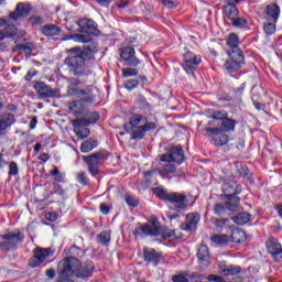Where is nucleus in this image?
Masks as SVG:
<instances>
[{
    "instance_id": "obj_56",
    "label": "nucleus",
    "mask_w": 282,
    "mask_h": 282,
    "mask_svg": "<svg viewBox=\"0 0 282 282\" xmlns=\"http://www.w3.org/2000/svg\"><path fill=\"white\" fill-rule=\"evenodd\" d=\"M158 158L160 162H165L166 164H172V162H174L170 151L167 153L160 154Z\"/></svg>"
},
{
    "instance_id": "obj_57",
    "label": "nucleus",
    "mask_w": 282,
    "mask_h": 282,
    "mask_svg": "<svg viewBox=\"0 0 282 282\" xmlns=\"http://www.w3.org/2000/svg\"><path fill=\"white\" fill-rule=\"evenodd\" d=\"M154 173H158V169L156 170H152V171L143 172V175L145 177V186H150L151 185V178L153 177Z\"/></svg>"
},
{
    "instance_id": "obj_11",
    "label": "nucleus",
    "mask_w": 282,
    "mask_h": 282,
    "mask_svg": "<svg viewBox=\"0 0 282 282\" xmlns=\"http://www.w3.org/2000/svg\"><path fill=\"white\" fill-rule=\"evenodd\" d=\"M225 19L231 21L234 28H246L248 20L243 17H239V9L235 6H225L223 9Z\"/></svg>"
},
{
    "instance_id": "obj_49",
    "label": "nucleus",
    "mask_w": 282,
    "mask_h": 282,
    "mask_svg": "<svg viewBox=\"0 0 282 282\" xmlns=\"http://www.w3.org/2000/svg\"><path fill=\"white\" fill-rule=\"evenodd\" d=\"M99 210L101 215H109L113 210V205L111 203H101L99 205Z\"/></svg>"
},
{
    "instance_id": "obj_35",
    "label": "nucleus",
    "mask_w": 282,
    "mask_h": 282,
    "mask_svg": "<svg viewBox=\"0 0 282 282\" xmlns=\"http://www.w3.org/2000/svg\"><path fill=\"white\" fill-rule=\"evenodd\" d=\"M251 215L248 212H241L236 217H234V221L238 224V226H245L251 219Z\"/></svg>"
},
{
    "instance_id": "obj_64",
    "label": "nucleus",
    "mask_w": 282,
    "mask_h": 282,
    "mask_svg": "<svg viewBox=\"0 0 282 282\" xmlns=\"http://www.w3.org/2000/svg\"><path fill=\"white\" fill-rule=\"evenodd\" d=\"M45 219H47V221H56L58 219V214L47 213L45 214Z\"/></svg>"
},
{
    "instance_id": "obj_38",
    "label": "nucleus",
    "mask_w": 282,
    "mask_h": 282,
    "mask_svg": "<svg viewBox=\"0 0 282 282\" xmlns=\"http://www.w3.org/2000/svg\"><path fill=\"white\" fill-rule=\"evenodd\" d=\"M153 193L156 195V197H159V199H162L163 202H169V197H171V193L161 187H156Z\"/></svg>"
},
{
    "instance_id": "obj_60",
    "label": "nucleus",
    "mask_w": 282,
    "mask_h": 282,
    "mask_svg": "<svg viewBox=\"0 0 282 282\" xmlns=\"http://www.w3.org/2000/svg\"><path fill=\"white\" fill-rule=\"evenodd\" d=\"M53 191L56 195H61V197H65V189L58 183H53Z\"/></svg>"
},
{
    "instance_id": "obj_27",
    "label": "nucleus",
    "mask_w": 282,
    "mask_h": 282,
    "mask_svg": "<svg viewBox=\"0 0 282 282\" xmlns=\"http://www.w3.org/2000/svg\"><path fill=\"white\" fill-rule=\"evenodd\" d=\"M17 122V118L13 113L7 112L0 116V135L2 131L10 129L12 124Z\"/></svg>"
},
{
    "instance_id": "obj_41",
    "label": "nucleus",
    "mask_w": 282,
    "mask_h": 282,
    "mask_svg": "<svg viewBox=\"0 0 282 282\" xmlns=\"http://www.w3.org/2000/svg\"><path fill=\"white\" fill-rule=\"evenodd\" d=\"M239 194H230L228 196H225L226 199H228V203L229 204V208H236V206H239V203L241 202V198H239V196H237Z\"/></svg>"
},
{
    "instance_id": "obj_45",
    "label": "nucleus",
    "mask_w": 282,
    "mask_h": 282,
    "mask_svg": "<svg viewBox=\"0 0 282 282\" xmlns=\"http://www.w3.org/2000/svg\"><path fill=\"white\" fill-rule=\"evenodd\" d=\"M137 104L141 109H147V111H151V105H149V101H147L144 96L139 95L137 98Z\"/></svg>"
},
{
    "instance_id": "obj_29",
    "label": "nucleus",
    "mask_w": 282,
    "mask_h": 282,
    "mask_svg": "<svg viewBox=\"0 0 282 282\" xmlns=\"http://www.w3.org/2000/svg\"><path fill=\"white\" fill-rule=\"evenodd\" d=\"M170 154L175 164H183L186 158L184 156V148L182 145H173L170 148Z\"/></svg>"
},
{
    "instance_id": "obj_47",
    "label": "nucleus",
    "mask_w": 282,
    "mask_h": 282,
    "mask_svg": "<svg viewBox=\"0 0 282 282\" xmlns=\"http://www.w3.org/2000/svg\"><path fill=\"white\" fill-rule=\"evenodd\" d=\"M4 34V39H12V36H17V26L9 25L4 30H2Z\"/></svg>"
},
{
    "instance_id": "obj_30",
    "label": "nucleus",
    "mask_w": 282,
    "mask_h": 282,
    "mask_svg": "<svg viewBox=\"0 0 282 282\" xmlns=\"http://www.w3.org/2000/svg\"><path fill=\"white\" fill-rule=\"evenodd\" d=\"M230 142V137L226 132H220L218 134L210 135V143L214 147H226Z\"/></svg>"
},
{
    "instance_id": "obj_58",
    "label": "nucleus",
    "mask_w": 282,
    "mask_h": 282,
    "mask_svg": "<svg viewBox=\"0 0 282 282\" xmlns=\"http://www.w3.org/2000/svg\"><path fill=\"white\" fill-rule=\"evenodd\" d=\"M126 203L128 204V206H132V208H135V206L140 204V202L131 195L126 196Z\"/></svg>"
},
{
    "instance_id": "obj_62",
    "label": "nucleus",
    "mask_w": 282,
    "mask_h": 282,
    "mask_svg": "<svg viewBox=\"0 0 282 282\" xmlns=\"http://www.w3.org/2000/svg\"><path fill=\"white\" fill-rule=\"evenodd\" d=\"M36 74H39V70L30 69L28 74L24 76V80L30 83V80H32L33 76H36Z\"/></svg>"
},
{
    "instance_id": "obj_8",
    "label": "nucleus",
    "mask_w": 282,
    "mask_h": 282,
    "mask_svg": "<svg viewBox=\"0 0 282 282\" xmlns=\"http://www.w3.org/2000/svg\"><path fill=\"white\" fill-rule=\"evenodd\" d=\"M107 158H109V152H107V150H99L90 155L82 156V160L87 164L88 173H90L93 177H96V175H100V164H102Z\"/></svg>"
},
{
    "instance_id": "obj_14",
    "label": "nucleus",
    "mask_w": 282,
    "mask_h": 282,
    "mask_svg": "<svg viewBox=\"0 0 282 282\" xmlns=\"http://www.w3.org/2000/svg\"><path fill=\"white\" fill-rule=\"evenodd\" d=\"M267 252L276 263H282V246L279 239L271 237L265 241Z\"/></svg>"
},
{
    "instance_id": "obj_54",
    "label": "nucleus",
    "mask_w": 282,
    "mask_h": 282,
    "mask_svg": "<svg viewBox=\"0 0 282 282\" xmlns=\"http://www.w3.org/2000/svg\"><path fill=\"white\" fill-rule=\"evenodd\" d=\"M76 177H77V182L83 186H87V184H89V177H87V173L79 172Z\"/></svg>"
},
{
    "instance_id": "obj_17",
    "label": "nucleus",
    "mask_w": 282,
    "mask_h": 282,
    "mask_svg": "<svg viewBox=\"0 0 282 282\" xmlns=\"http://www.w3.org/2000/svg\"><path fill=\"white\" fill-rule=\"evenodd\" d=\"M77 25L82 34H89L93 36H98V26L94 20L82 18L77 20Z\"/></svg>"
},
{
    "instance_id": "obj_37",
    "label": "nucleus",
    "mask_w": 282,
    "mask_h": 282,
    "mask_svg": "<svg viewBox=\"0 0 282 282\" xmlns=\"http://www.w3.org/2000/svg\"><path fill=\"white\" fill-rule=\"evenodd\" d=\"M276 23L274 21H267L263 23V32L267 36H272V34L276 33Z\"/></svg>"
},
{
    "instance_id": "obj_21",
    "label": "nucleus",
    "mask_w": 282,
    "mask_h": 282,
    "mask_svg": "<svg viewBox=\"0 0 282 282\" xmlns=\"http://www.w3.org/2000/svg\"><path fill=\"white\" fill-rule=\"evenodd\" d=\"M31 11H32V6H30V3L20 2L17 4L15 11L11 12L9 17L13 21H19V19H23L28 17V14H30Z\"/></svg>"
},
{
    "instance_id": "obj_24",
    "label": "nucleus",
    "mask_w": 282,
    "mask_h": 282,
    "mask_svg": "<svg viewBox=\"0 0 282 282\" xmlns=\"http://www.w3.org/2000/svg\"><path fill=\"white\" fill-rule=\"evenodd\" d=\"M158 128V126L155 124V122H150L147 126H140L139 128H135V130L132 131V140H142L144 139V135H147V133H149V131H155V129Z\"/></svg>"
},
{
    "instance_id": "obj_4",
    "label": "nucleus",
    "mask_w": 282,
    "mask_h": 282,
    "mask_svg": "<svg viewBox=\"0 0 282 282\" xmlns=\"http://www.w3.org/2000/svg\"><path fill=\"white\" fill-rule=\"evenodd\" d=\"M68 39H72L73 41H76V43H88L80 46H74L70 48L72 54H80L84 56L86 61H96L95 54H98V43L91 42V37L89 35L84 34H70L64 41H68Z\"/></svg>"
},
{
    "instance_id": "obj_33",
    "label": "nucleus",
    "mask_w": 282,
    "mask_h": 282,
    "mask_svg": "<svg viewBox=\"0 0 282 282\" xmlns=\"http://www.w3.org/2000/svg\"><path fill=\"white\" fill-rule=\"evenodd\" d=\"M41 32L44 36H58L63 29L56 24H46L42 26Z\"/></svg>"
},
{
    "instance_id": "obj_48",
    "label": "nucleus",
    "mask_w": 282,
    "mask_h": 282,
    "mask_svg": "<svg viewBox=\"0 0 282 282\" xmlns=\"http://www.w3.org/2000/svg\"><path fill=\"white\" fill-rule=\"evenodd\" d=\"M25 52L26 54H32V47L30 46L29 43L26 44H17L13 47V52Z\"/></svg>"
},
{
    "instance_id": "obj_61",
    "label": "nucleus",
    "mask_w": 282,
    "mask_h": 282,
    "mask_svg": "<svg viewBox=\"0 0 282 282\" xmlns=\"http://www.w3.org/2000/svg\"><path fill=\"white\" fill-rule=\"evenodd\" d=\"M238 173H239V175H241L242 177H246V176L248 175V173H250V170L248 169V165L241 164V165L238 167Z\"/></svg>"
},
{
    "instance_id": "obj_12",
    "label": "nucleus",
    "mask_w": 282,
    "mask_h": 282,
    "mask_svg": "<svg viewBox=\"0 0 282 282\" xmlns=\"http://www.w3.org/2000/svg\"><path fill=\"white\" fill-rule=\"evenodd\" d=\"M202 65V55H196L195 53L187 51L183 55L182 67L186 74L195 75V69Z\"/></svg>"
},
{
    "instance_id": "obj_6",
    "label": "nucleus",
    "mask_w": 282,
    "mask_h": 282,
    "mask_svg": "<svg viewBox=\"0 0 282 282\" xmlns=\"http://www.w3.org/2000/svg\"><path fill=\"white\" fill-rule=\"evenodd\" d=\"M133 235L135 239L138 237H160V235H162L163 239H177L175 230L163 231L162 227H160V221L155 219L149 220L143 226L135 228Z\"/></svg>"
},
{
    "instance_id": "obj_50",
    "label": "nucleus",
    "mask_w": 282,
    "mask_h": 282,
    "mask_svg": "<svg viewBox=\"0 0 282 282\" xmlns=\"http://www.w3.org/2000/svg\"><path fill=\"white\" fill-rule=\"evenodd\" d=\"M68 254L70 256L66 257V259H69V258L76 259V257H79L80 254H83V250L79 247L72 246L68 250Z\"/></svg>"
},
{
    "instance_id": "obj_2",
    "label": "nucleus",
    "mask_w": 282,
    "mask_h": 282,
    "mask_svg": "<svg viewBox=\"0 0 282 282\" xmlns=\"http://www.w3.org/2000/svg\"><path fill=\"white\" fill-rule=\"evenodd\" d=\"M227 45L230 50L227 51L228 59L225 61L223 67L226 74H237L246 65V56L243 51L239 48V35L230 33L227 37Z\"/></svg>"
},
{
    "instance_id": "obj_36",
    "label": "nucleus",
    "mask_w": 282,
    "mask_h": 282,
    "mask_svg": "<svg viewBox=\"0 0 282 282\" xmlns=\"http://www.w3.org/2000/svg\"><path fill=\"white\" fill-rule=\"evenodd\" d=\"M48 175L51 177H54V181L57 183L65 182V173L61 172V170H58V166L56 165H54L53 170L48 172Z\"/></svg>"
},
{
    "instance_id": "obj_32",
    "label": "nucleus",
    "mask_w": 282,
    "mask_h": 282,
    "mask_svg": "<svg viewBox=\"0 0 282 282\" xmlns=\"http://www.w3.org/2000/svg\"><path fill=\"white\" fill-rule=\"evenodd\" d=\"M213 210L218 217H226V215H230L232 209L230 208V203H216Z\"/></svg>"
},
{
    "instance_id": "obj_9",
    "label": "nucleus",
    "mask_w": 282,
    "mask_h": 282,
    "mask_svg": "<svg viewBox=\"0 0 282 282\" xmlns=\"http://www.w3.org/2000/svg\"><path fill=\"white\" fill-rule=\"evenodd\" d=\"M237 127V120L226 117L219 127L215 128H203L198 126V131L205 135V138H210V135H219V133H232Z\"/></svg>"
},
{
    "instance_id": "obj_3",
    "label": "nucleus",
    "mask_w": 282,
    "mask_h": 282,
    "mask_svg": "<svg viewBox=\"0 0 282 282\" xmlns=\"http://www.w3.org/2000/svg\"><path fill=\"white\" fill-rule=\"evenodd\" d=\"M68 95L80 98L68 104L70 113L76 116V118L79 116H87V113H89V109L87 106H85V104L94 102L96 100V95L91 91V89H79L72 87L68 89Z\"/></svg>"
},
{
    "instance_id": "obj_10",
    "label": "nucleus",
    "mask_w": 282,
    "mask_h": 282,
    "mask_svg": "<svg viewBox=\"0 0 282 282\" xmlns=\"http://www.w3.org/2000/svg\"><path fill=\"white\" fill-rule=\"evenodd\" d=\"M50 257H54L52 248L36 247L33 250V256L29 259V265L30 268H41V265H45V259H50Z\"/></svg>"
},
{
    "instance_id": "obj_18",
    "label": "nucleus",
    "mask_w": 282,
    "mask_h": 282,
    "mask_svg": "<svg viewBox=\"0 0 282 282\" xmlns=\"http://www.w3.org/2000/svg\"><path fill=\"white\" fill-rule=\"evenodd\" d=\"M147 124H151V122H149V118L144 117L143 115H133L130 118V121L123 126V129L128 133H131L133 129H139V127H147Z\"/></svg>"
},
{
    "instance_id": "obj_39",
    "label": "nucleus",
    "mask_w": 282,
    "mask_h": 282,
    "mask_svg": "<svg viewBox=\"0 0 282 282\" xmlns=\"http://www.w3.org/2000/svg\"><path fill=\"white\" fill-rule=\"evenodd\" d=\"M230 238H228V235H214L210 237V241L213 243H217L218 246H224V243H228Z\"/></svg>"
},
{
    "instance_id": "obj_63",
    "label": "nucleus",
    "mask_w": 282,
    "mask_h": 282,
    "mask_svg": "<svg viewBox=\"0 0 282 282\" xmlns=\"http://www.w3.org/2000/svg\"><path fill=\"white\" fill-rule=\"evenodd\" d=\"M31 25H41L43 23V18L41 17H32L30 18Z\"/></svg>"
},
{
    "instance_id": "obj_44",
    "label": "nucleus",
    "mask_w": 282,
    "mask_h": 282,
    "mask_svg": "<svg viewBox=\"0 0 282 282\" xmlns=\"http://www.w3.org/2000/svg\"><path fill=\"white\" fill-rule=\"evenodd\" d=\"M210 118H213V120H221L223 122L226 118H228V113L226 110H214Z\"/></svg>"
},
{
    "instance_id": "obj_43",
    "label": "nucleus",
    "mask_w": 282,
    "mask_h": 282,
    "mask_svg": "<svg viewBox=\"0 0 282 282\" xmlns=\"http://www.w3.org/2000/svg\"><path fill=\"white\" fill-rule=\"evenodd\" d=\"M132 67H127V68H122V77L123 78H131V76H138V74H140V72L138 70V68H133Z\"/></svg>"
},
{
    "instance_id": "obj_23",
    "label": "nucleus",
    "mask_w": 282,
    "mask_h": 282,
    "mask_svg": "<svg viewBox=\"0 0 282 282\" xmlns=\"http://www.w3.org/2000/svg\"><path fill=\"white\" fill-rule=\"evenodd\" d=\"M264 21L279 22V17H281V7L276 3H272L264 9Z\"/></svg>"
},
{
    "instance_id": "obj_1",
    "label": "nucleus",
    "mask_w": 282,
    "mask_h": 282,
    "mask_svg": "<svg viewBox=\"0 0 282 282\" xmlns=\"http://www.w3.org/2000/svg\"><path fill=\"white\" fill-rule=\"evenodd\" d=\"M94 273V263H80L78 258H64L57 264V274L63 279L76 276L77 279H89Z\"/></svg>"
},
{
    "instance_id": "obj_25",
    "label": "nucleus",
    "mask_w": 282,
    "mask_h": 282,
    "mask_svg": "<svg viewBox=\"0 0 282 282\" xmlns=\"http://www.w3.org/2000/svg\"><path fill=\"white\" fill-rule=\"evenodd\" d=\"M98 120H100V113L93 112L87 119H74L72 126L75 127V129H78L79 127H89V124H96Z\"/></svg>"
},
{
    "instance_id": "obj_7",
    "label": "nucleus",
    "mask_w": 282,
    "mask_h": 282,
    "mask_svg": "<svg viewBox=\"0 0 282 282\" xmlns=\"http://www.w3.org/2000/svg\"><path fill=\"white\" fill-rule=\"evenodd\" d=\"M25 241V234L15 229L13 232L9 231L0 236V252H10V250H17L19 243Z\"/></svg>"
},
{
    "instance_id": "obj_28",
    "label": "nucleus",
    "mask_w": 282,
    "mask_h": 282,
    "mask_svg": "<svg viewBox=\"0 0 282 282\" xmlns=\"http://www.w3.org/2000/svg\"><path fill=\"white\" fill-rule=\"evenodd\" d=\"M221 188L225 197H228V195H241V186L236 182H225Z\"/></svg>"
},
{
    "instance_id": "obj_26",
    "label": "nucleus",
    "mask_w": 282,
    "mask_h": 282,
    "mask_svg": "<svg viewBox=\"0 0 282 282\" xmlns=\"http://www.w3.org/2000/svg\"><path fill=\"white\" fill-rule=\"evenodd\" d=\"M198 263L208 268L210 265V251L206 245H200L197 250Z\"/></svg>"
},
{
    "instance_id": "obj_53",
    "label": "nucleus",
    "mask_w": 282,
    "mask_h": 282,
    "mask_svg": "<svg viewBox=\"0 0 282 282\" xmlns=\"http://www.w3.org/2000/svg\"><path fill=\"white\" fill-rule=\"evenodd\" d=\"M173 282H188V273L182 272L172 276Z\"/></svg>"
},
{
    "instance_id": "obj_59",
    "label": "nucleus",
    "mask_w": 282,
    "mask_h": 282,
    "mask_svg": "<svg viewBox=\"0 0 282 282\" xmlns=\"http://www.w3.org/2000/svg\"><path fill=\"white\" fill-rule=\"evenodd\" d=\"M236 98H241L243 96V91H246V83L241 84L240 87L232 89Z\"/></svg>"
},
{
    "instance_id": "obj_15",
    "label": "nucleus",
    "mask_w": 282,
    "mask_h": 282,
    "mask_svg": "<svg viewBox=\"0 0 282 282\" xmlns=\"http://www.w3.org/2000/svg\"><path fill=\"white\" fill-rule=\"evenodd\" d=\"M120 57L128 67H138L140 61L135 57V50L131 46L121 48Z\"/></svg>"
},
{
    "instance_id": "obj_55",
    "label": "nucleus",
    "mask_w": 282,
    "mask_h": 282,
    "mask_svg": "<svg viewBox=\"0 0 282 282\" xmlns=\"http://www.w3.org/2000/svg\"><path fill=\"white\" fill-rule=\"evenodd\" d=\"M228 221H230V219L228 218H220L215 220V226L218 229V232H220L223 228H226V226H228Z\"/></svg>"
},
{
    "instance_id": "obj_13",
    "label": "nucleus",
    "mask_w": 282,
    "mask_h": 282,
    "mask_svg": "<svg viewBox=\"0 0 282 282\" xmlns=\"http://www.w3.org/2000/svg\"><path fill=\"white\" fill-rule=\"evenodd\" d=\"M33 87L42 100H45V98H58L61 96V90L52 88L45 82H33Z\"/></svg>"
},
{
    "instance_id": "obj_46",
    "label": "nucleus",
    "mask_w": 282,
    "mask_h": 282,
    "mask_svg": "<svg viewBox=\"0 0 282 282\" xmlns=\"http://www.w3.org/2000/svg\"><path fill=\"white\" fill-rule=\"evenodd\" d=\"M162 6L167 10H175L180 6L177 0H161Z\"/></svg>"
},
{
    "instance_id": "obj_40",
    "label": "nucleus",
    "mask_w": 282,
    "mask_h": 282,
    "mask_svg": "<svg viewBox=\"0 0 282 282\" xmlns=\"http://www.w3.org/2000/svg\"><path fill=\"white\" fill-rule=\"evenodd\" d=\"M97 241H98V243H101V246H107V243H109V241H111V234L108 231H101L97 236Z\"/></svg>"
},
{
    "instance_id": "obj_19",
    "label": "nucleus",
    "mask_w": 282,
    "mask_h": 282,
    "mask_svg": "<svg viewBox=\"0 0 282 282\" xmlns=\"http://www.w3.org/2000/svg\"><path fill=\"white\" fill-rule=\"evenodd\" d=\"M200 219L202 216L196 212L187 214L185 221L181 225V230H185L186 232L197 230V224H199Z\"/></svg>"
},
{
    "instance_id": "obj_16",
    "label": "nucleus",
    "mask_w": 282,
    "mask_h": 282,
    "mask_svg": "<svg viewBox=\"0 0 282 282\" xmlns=\"http://www.w3.org/2000/svg\"><path fill=\"white\" fill-rule=\"evenodd\" d=\"M167 202L178 210H186L188 208V196L178 192L170 193Z\"/></svg>"
},
{
    "instance_id": "obj_20",
    "label": "nucleus",
    "mask_w": 282,
    "mask_h": 282,
    "mask_svg": "<svg viewBox=\"0 0 282 282\" xmlns=\"http://www.w3.org/2000/svg\"><path fill=\"white\" fill-rule=\"evenodd\" d=\"M218 272L223 276H237V274H241V267L235 264H228L226 261H219L217 263Z\"/></svg>"
},
{
    "instance_id": "obj_5",
    "label": "nucleus",
    "mask_w": 282,
    "mask_h": 282,
    "mask_svg": "<svg viewBox=\"0 0 282 282\" xmlns=\"http://www.w3.org/2000/svg\"><path fill=\"white\" fill-rule=\"evenodd\" d=\"M68 56L65 58L64 63L68 66V74L80 78L82 76H91V69L87 67L85 63L87 59L79 53H72V48L67 50Z\"/></svg>"
},
{
    "instance_id": "obj_22",
    "label": "nucleus",
    "mask_w": 282,
    "mask_h": 282,
    "mask_svg": "<svg viewBox=\"0 0 282 282\" xmlns=\"http://www.w3.org/2000/svg\"><path fill=\"white\" fill-rule=\"evenodd\" d=\"M143 259L147 263H152V265H158L162 259V252L156 251L153 248L145 247L143 249Z\"/></svg>"
},
{
    "instance_id": "obj_42",
    "label": "nucleus",
    "mask_w": 282,
    "mask_h": 282,
    "mask_svg": "<svg viewBox=\"0 0 282 282\" xmlns=\"http://www.w3.org/2000/svg\"><path fill=\"white\" fill-rule=\"evenodd\" d=\"M6 164H8L9 166V172L8 175L9 177H17V175H19V164H17V162L11 161V162H6Z\"/></svg>"
},
{
    "instance_id": "obj_34",
    "label": "nucleus",
    "mask_w": 282,
    "mask_h": 282,
    "mask_svg": "<svg viewBox=\"0 0 282 282\" xmlns=\"http://www.w3.org/2000/svg\"><path fill=\"white\" fill-rule=\"evenodd\" d=\"M97 148H98V140L90 138L82 143L80 151L82 153H89Z\"/></svg>"
},
{
    "instance_id": "obj_52",
    "label": "nucleus",
    "mask_w": 282,
    "mask_h": 282,
    "mask_svg": "<svg viewBox=\"0 0 282 282\" xmlns=\"http://www.w3.org/2000/svg\"><path fill=\"white\" fill-rule=\"evenodd\" d=\"M90 133L91 131L89 130V128H82L76 132V135L78 140H85L86 138H89Z\"/></svg>"
},
{
    "instance_id": "obj_31",
    "label": "nucleus",
    "mask_w": 282,
    "mask_h": 282,
    "mask_svg": "<svg viewBox=\"0 0 282 282\" xmlns=\"http://www.w3.org/2000/svg\"><path fill=\"white\" fill-rule=\"evenodd\" d=\"M177 172V166L173 163H165L158 167V173L161 177L166 178L169 175H174Z\"/></svg>"
},
{
    "instance_id": "obj_51",
    "label": "nucleus",
    "mask_w": 282,
    "mask_h": 282,
    "mask_svg": "<svg viewBox=\"0 0 282 282\" xmlns=\"http://www.w3.org/2000/svg\"><path fill=\"white\" fill-rule=\"evenodd\" d=\"M138 85H140L139 79H128L123 86L128 89V91H133V89L138 88Z\"/></svg>"
}]
</instances>
